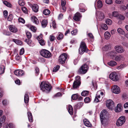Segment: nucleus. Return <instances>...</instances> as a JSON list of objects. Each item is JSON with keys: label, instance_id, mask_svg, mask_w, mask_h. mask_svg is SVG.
Instances as JSON below:
<instances>
[{"label": "nucleus", "instance_id": "f257e3e1", "mask_svg": "<svg viewBox=\"0 0 128 128\" xmlns=\"http://www.w3.org/2000/svg\"><path fill=\"white\" fill-rule=\"evenodd\" d=\"M108 114L106 110H104L101 112L100 115V120L103 124H106L108 121Z\"/></svg>", "mask_w": 128, "mask_h": 128}, {"label": "nucleus", "instance_id": "f03ea898", "mask_svg": "<svg viewBox=\"0 0 128 128\" xmlns=\"http://www.w3.org/2000/svg\"><path fill=\"white\" fill-rule=\"evenodd\" d=\"M41 90L43 92L49 91L51 88L50 85L47 82H41L40 86Z\"/></svg>", "mask_w": 128, "mask_h": 128}, {"label": "nucleus", "instance_id": "7ed1b4c3", "mask_svg": "<svg viewBox=\"0 0 128 128\" xmlns=\"http://www.w3.org/2000/svg\"><path fill=\"white\" fill-rule=\"evenodd\" d=\"M88 50L85 43L84 42H82L80 47L79 49V52L80 54H82L84 52H87Z\"/></svg>", "mask_w": 128, "mask_h": 128}, {"label": "nucleus", "instance_id": "20e7f679", "mask_svg": "<svg viewBox=\"0 0 128 128\" xmlns=\"http://www.w3.org/2000/svg\"><path fill=\"white\" fill-rule=\"evenodd\" d=\"M41 55L42 56L46 58H50L51 54L48 51L45 49H43L40 52Z\"/></svg>", "mask_w": 128, "mask_h": 128}, {"label": "nucleus", "instance_id": "39448f33", "mask_svg": "<svg viewBox=\"0 0 128 128\" xmlns=\"http://www.w3.org/2000/svg\"><path fill=\"white\" fill-rule=\"evenodd\" d=\"M88 68V66L86 64H84L80 68L78 72L81 74H85L87 72Z\"/></svg>", "mask_w": 128, "mask_h": 128}, {"label": "nucleus", "instance_id": "423d86ee", "mask_svg": "<svg viewBox=\"0 0 128 128\" xmlns=\"http://www.w3.org/2000/svg\"><path fill=\"white\" fill-rule=\"evenodd\" d=\"M126 118L124 116H122L118 118L116 122V125L118 126H122L125 122Z\"/></svg>", "mask_w": 128, "mask_h": 128}, {"label": "nucleus", "instance_id": "0eeeda50", "mask_svg": "<svg viewBox=\"0 0 128 128\" xmlns=\"http://www.w3.org/2000/svg\"><path fill=\"white\" fill-rule=\"evenodd\" d=\"M67 56L65 53L62 54L59 57V62L61 64H64L66 60Z\"/></svg>", "mask_w": 128, "mask_h": 128}, {"label": "nucleus", "instance_id": "6e6552de", "mask_svg": "<svg viewBox=\"0 0 128 128\" xmlns=\"http://www.w3.org/2000/svg\"><path fill=\"white\" fill-rule=\"evenodd\" d=\"M96 16L97 19L99 20H102L104 18V13L101 11H96Z\"/></svg>", "mask_w": 128, "mask_h": 128}, {"label": "nucleus", "instance_id": "1a4fd4ad", "mask_svg": "<svg viewBox=\"0 0 128 128\" xmlns=\"http://www.w3.org/2000/svg\"><path fill=\"white\" fill-rule=\"evenodd\" d=\"M107 107L110 109L112 110L114 107V102L111 100H108L106 102Z\"/></svg>", "mask_w": 128, "mask_h": 128}, {"label": "nucleus", "instance_id": "9d476101", "mask_svg": "<svg viewBox=\"0 0 128 128\" xmlns=\"http://www.w3.org/2000/svg\"><path fill=\"white\" fill-rule=\"evenodd\" d=\"M114 49L116 52L119 54L123 53L125 51V49L122 46L116 45L114 47Z\"/></svg>", "mask_w": 128, "mask_h": 128}, {"label": "nucleus", "instance_id": "9b49d317", "mask_svg": "<svg viewBox=\"0 0 128 128\" xmlns=\"http://www.w3.org/2000/svg\"><path fill=\"white\" fill-rule=\"evenodd\" d=\"M110 78L114 81H117L118 79V75L116 72H112L109 75Z\"/></svg>", "mask_w": 128, "mask_h": 128}, {"label": "nucleus", "instance_id": "f8f14e48", "mask_svg": "<svg viewBox=\"0 0 128 128\" xmlns=\"http://www.w3.org/2000/svg\"><path fill=\"white\" fill-rule=\"evenodd\" d=\"M112 92L115 94H118L120 92V89L119 87L116 85H114L112 88Z\"/></svg>", "mask_w": 128, "mask_h": 128}, {"label": "nucleus", "instance_id": "ddd939ff", "mask_svg": "<svg viewBox=\"0 0 128 128\" xmlns=\"http://www.w3.org/2000/svg\"><path fill=\"white\" fill-rule=\"evenodd\" d=\"M14 74L16 76H21L24 74V72L22 70H16L14 72Z\"/></svg>", "mask_w": 128, "mask_h": 128}, {"label": "nucleus", "instance_id": "4468645a", "mask_svg": "<svg viewBox=\"0 0 128 128\" xmlns=\"http://www.w3.org/2000/svg\"><path fill=\"white\" fill-rule=\"evenodd\" d=\"M82 17V16L78 12L75 14L73 17V19L76 21H79L80 20V18Z\"/></svg>", "mask_w": 128, "mask_h": 128}, {"label": "nucleus", "instance_id": "2eb2a0df", "mask_svg": "<svg viewBox=\"0 0 128 128\" xmlns=\"http://www.w3.org/2000/svg\"><path fill=\"white\" fill-rule=\"evenodd\" d=\"M30 6L32 8L33 10L35 12H37L38 10V6L36 4H30Z\"/></svg>", "mask_w": 128, "mask_h": 128}, {"label": "nucleus", "instance_id": "dca6fc26", "mask_svg": "<svg viewBox=\"0 0 128 128\" xmlns=\"http://www.w3.org/2000/svg\"><path fill=\"white\" fill-rule=\"evenodd\" d=\"M124 59V57L122 55H116L114 56L113 60L116 61L118 62Z\"/></svg>", "mask_w": 128, "mask_h": 128}, {"label": "nucleus", "instance_id": "f3484780", "mask_svg": "<svg viewBox=\"0 0 128 128\" xmlns=\"http://www.w3.org/2000/svg\"><path fill=\"white\" fill-rule=\"evenodd\" d=\"M9 28L11 32L13 33L16 32L18 31L17 28L13 25H10L9 26Z\"/></svg>", "mask_w": 128, "mask_h": 128}, {"label": "nucleus", "instance_id": "a211bd4d", "mask_svg": "<svg viewBox=\"0 0 128 128\" xmlns=\"http://www.w3.org/2000/svg\"><path fill=\"white\" fill-rule=\"evenodd\" d=\"M91 87L92 90H96L97 88L96 82L95 81H92V86H91Z\"/></svg>", "mask_w": 128, "mask_h": 128}, {"label": "nucleus", "instance_id": "6ab92c4d", "mask_svg": "<svg viewBox=\"0 0 128 128\" xmlns=\"http://www.w3.org/2000/svg\"><path fill=\"white\" fill-rule=\"evenodd\" d=\"M122 109V106L121 104H118L115 108V111L116 112H119L121 111Z\"/></svg>", "mask_w": 128, "mask_h": 128}, {"label": "nucleus", "instance_id": "aec40b11", "mask_svg": "<svg viewBox=\"0 0 128 128\" xmlns=\"http://www.w3.org/2000/svg\"><path fill=\"white\" fill-rule=\"evenodd\" d=\"M83 122L85 125L88 127H91L92 126V125L88 121V120L86 119H84V120Z\"/></svg>", "mask_w": 128, "mask_h": 128}, {"label": "nucleus", "instance_id": "412c9836", "mask_svg": "<svg viewBox=\"0 0 128 128\" xmlns=\"http://www.w3.org/2000/svg\"><path fill=\"white\" fill-rule=\"evenodd\" d=\"M100 94H98L97 92L95 98L94 100V102H97L101 100V99L100 98Z\"/></svg>", "mask_w": 128, "mask_h": 128}, {"label": "nucleus", "instance_id": "4be33fe9", "mask_svg": "<svg viewBox=\"0 0 128 128\" xmlns=\"http://www.w3.org/2000/svg\"><path fill=\"white\" fill-rule=\"evenodd\" d=\"M80 82H77L74 81L73 84V88L74 89H75L78 88L80 85Z\"/></svg>", "mask_w": 128, "mask_h": 128}, {"label": "nucleus", "instance_id": "5701e85b", "mask_svg": "<svg viewBox=\"0 0 128 128\" xmlns=\"http://www.w3.org/2000/svg\"><path fill=\"white\" fill-rule=\"evenodd\" d=\"M116 53L114 51H112L109 52L108 55L113 59L116 54Z\"/></svg>", "mask_w": 128, "mask_h": 128}, {"label": "nucleus", "instance_id": "b1692460", "mask_svg": "<svg viewBox=\"0 0 128 128\" xmlns=\"http://www.w3.org/2000/svg\"><path fill=\"white\" fill-rule=\"evenodd\" d=\"M85 7L84 5L83 4H80L79 5L80 11L81 12H84L85 11L84 8Z\"/></svg>", "mask_w": 128, "mask_h": 128}, {"label": "nucleus", "instance_id": "393cba45", "mask_svg": "<svg viewBox=\"0 0 128 128\" xmlns=\"http://www.w3.org/2000/svg\"><path fill=\"white\" fill-rule=\"evenodd\" d=\"M32 21L36 24H38L39 22L37 18L34 16H32L31 17Z\"/></svg>", "mask_w": 128, "mask_h": 128}, {"label": "nucleus", "instance_id": "a878e982", "mask_svg": "<svg viewBox=\"0 0 128 128\" xmlns=\"http://www.w3.org/2000/svg\"><path fill=\"white\" fill-rule=\"evenodd\" d=\"M68 112L70 115H72L73 114V110L72 107L71 105H68Z\"/></svg>", "mask_w": 128, "mask_h": 128}, {"label": "nucleus", "instance_id": "bb28decb", "mask_svg": "<svg viewBox=\"0 0 128 128\" xmlns=\"http://www.w3.org/2000/svg\"><path fill=\"white\" fill-rule=\"evenodd\" d=\"M108 64L110 66H116L117 64V63L115 61L112 60L109 62H108Z\"/></svg>", "mask_w": 128, "mask_h": 128}, {"label": "nucleus", "instance_id": "cd10ccee", "mask_svg": "<svg viewBox=\"0 0 128 128\" xmlns=\"http://www.w3.org/2000/svg\"><path fill=\"white\" fill-rule=\"evenodd\" d=\"M29 98L28 93L26 92L24 96V102L26 103H27L29 101Z\"/></svg>", "mask_w": 128, "mask_h": 128}, {"label": "nucleus", "instance_id": "c85d7f7f", "mask_svg": "<svg viewBox=\"0 0 128 128\" xmlns=\"http://www.w3.org/2000/svg\"><path fill=\"white\" fill-rule=\"evenodd\" d=\"M28 116L29 121L32 122L33 121L32 113L30 112H28Z\"/></svg>", "mask_w": 128, "mask_h": 128}, {"label": "nucleus", "instance_id": "c756f323", "mask_svg": "<svg viewBox=\"0 0 128 128\" xmlns=\"http://www.w3.org/2000/svg\"><path fill=\"white\" fill-rule=\"evenodd\" d=\"M41 24L43 28L45 27L48 24V21L46 19H44L41 22Z\"/></svg>", "mask_w": 128, "mask_h": 128}, {"label": "nucleus", "instance_id": "7c9ffc66", "mask_svg": "<svg viewBox=\"0 0 128 128\" xmlns=\"http://www.w3.org/2000/svg\"><path fill=\"white\" fill-rule=\"evenodd\" d=\"M5 69V66L1 64L0 65V74H2L4 72Z\"/></svg>", "mask_w": 128, "mask_h": 128}, {"label": "nucleus", "instance_id": "2f4dec72", "mask_svg": "<svg viewBox=\"0 0 128 128\" xmlns=\"http://www.w3.org/2000/svg\"><path fill=\"white\" fill-rule=\"evenodd\" d=\"M104 36L105 38L107 40L110 38L111 35L109 32L107 31L105 33Z\"/></svg>", "mask_w": 128, "mask_h": 128}, {"label": "nucleus", "instance_id": "473e14b6", "mask_svg": "<svg viewBox=\"0 0 128 128\" xmlns=\"http://www.w3.org/2000/svg\"><path fill=\"white\" fill-rule=\"evenodd\" d=\"M110 45L107 44L105 45L102 48V50L104 51H106L110 48Z\"/></svg>", "mask_w": 128, "mask_h": 128}, {"label": "nucleus", "instance_id": "72a5a7b5", "mask_svg": "<svg viewBox=\"0 0 128 128\" xmlns=\"http://www.w3.org/2000/svg\"><path fill=\"white\" fill-rule=\"evenodd\" d=\"M117 32L118 33L122 35L125 34V32L120 28H118L117 29Z\"/></svg>", "mask_w": 128, "mask_h": 128}, {"label": "nucleus", "instance_id": "f704fd0d", "mask_svg": "<svg viewBox=\"0 0 128 128\" xmlns=\"http://www.w3.org/2000/svg\"><path fill=\"white\" fill-rule=\"evenodd\" d=\"M43 13L45 15H48L50 14V11L48 9H46L43 11Z\"/></svg>", "mask_w": 128, "mask_h": 128}, {"label": "nucleus", "instance_id": "c9c22d12", "mask_svg": "<svg viewBox=\"0 0 128 128\" xmlns=\"http://www.w3.org/2000/svg\"><path fill=\"white\" fill-rule=\"evenodd\" d=\"M13 40L18 45H20L22 44V42L20 40L16 39H13Z\"/></svg>", "mask_w": 128, "mask_h": 128}, {"label": "nucleus", "instance_id": "e433bc0d", "mask_svg": "<svg viewBox=\"0 0 128 128\" xmlns=\"http://www.w3.org/2000/svg\"><path fill=\"white\" fill-rule=\"evenodd\" d=\"M38 41L39 42L41 45L43 46L45 45V42L44 40H40V38H38Z\"/></svg>", "mask_w": 128, "mask_h": 128}, {"label": "nucleus", "instance_id": "4c0bfd02", "mask_svg": "<svg viewBox=\"0 0 128 128\" xmlns=\"http://www.w3.org/2000/svg\"><path fill=\"white\" fill-rule=\"evenodd\" d=\"M64 37L63 34L61 33H60L58 35V36L57 37V39L58 40H62Z\"/></svg>", "mask_w": 128, "mask_h": 128}, {"label": "nucleus", "instance_id": "58836bf2", "mask_svg": "<svg viewBox=\"0 0 128 128\" xmlns=\"http://www.w3.org/2000/svg\"><path fill=\"white\" fill-rule=\"evenodd\" d=\"M88 91H84L82 92L81 94L82 96H87L88 94Z\"/></svg>", "mask_w": 128, "mask_h": 128}, {"label": "nucleus", "instance_id": "ea45409f", "mask_svg": "<svg viewBox=\"0 0 128 128\" xmlns=\"http://www.w3.org/2000/svg\"><path fill=\"white\" fill-rule=\"evenodd\" d=\"M6 120V117L5 116H3L0 118V121L2 123L4 122Z\"/></svg>", "mask_w": 128, "mask_h": 128}, {"label": "nucleus", "instance_id": "a19ab883", "mask_svg": "<svg viewBox=\"0 0 128 128\" xmlns=\"http://www.w3.org/2000/svg\"><path fill=\"white\" fill-rule=\"evenodd\" d=\"M124 18L125 17L124 16L121 14H119L117 19L118 20H124Z\"/></svg>", "mask_w": 128, "mask_h": 128}, {"label": "nucleus", "instance_id": "79ce46f5", "mask_svg": "<svg viewBox=\"0 0 128 128\" xmlns=\"http://www.w3.org/2000/svg\"><path fill=\"white\" fill-rule=\"evenodd\" d=\"M102 6V2L100 0H98L97 2V6L98 8H101Z\"/></svg>", "mask_w": 128, "mask_h": 128}, {"label": "nucleus", "instance_id": "37998d69", "mask_svg": "<svg viewBox=\"0 0 128 128\" xmlns=\"http://www.w3.org/2000/svg\"><path fill=\"white\" fill-rule=\"evenodd\" d=\"M112 15L113 16L116 17L117 18L119 15V14L118 12L114 11L112 12Z\"/></svg>", "mask_w": 128, "mask_h": 128}, {"label": "nucleus", "instance_id": "c03bdc74", "mask_svg": "<svg viewBox=\"0 0 128 128\" xmlns=\"http://www.w3.org/2000/svg\"><path fill=\"white\" fill-rule=\"evenodd\" d=\"M106 22L107 24L110 25L112 24V21L110 19H107L106 20Z\"/></svg>", "mask_w": 128, "mask_h": 128}, {"label": "nucleus", "instance_id": "a18cd8bd", "mask_svg": "<svg viewBox=\"0 0 128 128\" xmlns=\"http://www.w3.org/2000/svg\"><path fill=\"white\" fill-rule=\"evenodd\" d=\"M124 64H121L120 66H118L116 67V68L118 70H121L124 67Z\"/></svg>", "mask_w": 128, "mask_h": 128}, {"label": "nucleus", "instance_id": "49530a36", "mask_svg": "<svg viewBox=\"0 0 128 128\" xmlns=\"http://www.w3.org/2000/svg\"><path fill=\"white\" fill-rule=\"evenodd\" d=\"M78 96L76 94H75L73 95L72 96V98L74 100H76L78 98Z\"/></svg>", "mask_w": 128, "mask_h": 128}, {"label": "nucleus", "instance_id": "de8ad7c7", "mask_svg": "<svg viewBox=\"0 0 128 128\" xmlns=\"http://www.w3.org/2000/svg\"><path fill=\"white\" fill-rule=\"evenodd\" d=\"M18 3L21 6H23L24 4V3L23 0H19Z\"/></svg>", "mask_w": 128, "mask_h": 128}, {"label": "nucleus", "instance_id": "09e8293b", "mask_svg": "<svg viewBox=\"0 0 128 128\" xmlns=\"http://www.w3.org/2000/svg\"><path fill=\"white\" fill-rule=\"evenodd\" d=\"M124 0H116L115 2L116 4H119L123 3Z\"/></svg>", "mask_w": 128, "mask_h": 128}, {"label": "nucleus", "instance_id": "8fccbe9b", "mask_svg": "<svg viewBox=\"0 0 128 128\" xmlns=\"http://www.w3.org/2000/svg\"><path fill=\"white\" fill-rule=\"evenodd\" d=\"M3 3L6 6H7L8 7H10V6L11 4H10L8 2L4 1L3 2Z\"/></svg>", "mask_w": 128, "mask_h": 128}, {"label": "nucleus", "instance_id": "3c124183", "mask_svg": "<svg viewBox=\"0 0 128 128\" xmlns=\"http://www.w3.org/2000/svg\"><path fill=\"white\" fill-rule=\"evenodd\" d=\"M3 34L6 35L10 36L11 34V33L8 31L5 30Z\"/></svg>", "mask_w": 128, "mask_h": 128}, {"label": "nucleus", "instance_id": "603ef678", "mask_svg": "<svg viewBox=\"0 0 128 128\" xmlns=\"http://www.w3.org/2000/svg\"><path fill=\"white\" fill-rule=\"evenodd\" d=\"M25 41L27 42L28 44L30 46H31L32 41L29 39H26L25 40Z\"/></svg>", "mask_w": 128, "mask_h": 128}, {"label": "nucleus", "instance_id": "864d4df0", "mask_svg": "<svg viewBox=\"0 0 128 128\" xmlns=\"http://www.w3.org/2000/svg\"><path fill=\"white\" fill-rule=\"evenodd\" d=\"M22 10L23 12L25 13H27L28 12V10L24 6L22 7Z\"/></svg>", "mask_w": 128, "mask_h": 128}, {"label": "nucleus", "instance_id": "5fc2aeb1", "mask_svg": "<svg viewBox=\"0 0 128 128\" xmlns=\"http://www.w3.org/2000/svg\"><path fill=\"white\" fill-rule=\"evenodd\" d=\"M88 36L90 37L91 39H92V41L94 40V38L92 33H89L88 34Z\"/></svg>", "mask_w": 128, "mask_h": 128}, {"label": "nucleus", "instance_id": "6e6d98bb", "mask_svg": "<svg viewBox=\"0 0 128 128\" xmlns=\"http://www.w3.org/2000/svg\"><path fill=\"white\" fill-rule=\"evenodd\" d=\"M49 39L50 41H53L54 40L55 37L54 36L50 35V36Z\"/></svg>", "mask_w": 128, "mask_h": 128}, {"label": "nucleus", "instance_id": "4d7b16f0", "mask_svg": "<svg viewBox=\"0 0 128 128\" xmlns=\"http://www.w3.org/2000/svg\"><path fill=\"white\" fill-rule=\"evenodd\" d=\"M78 32L77 30H73L71 32V33L72 35H75Z\"/></svg>", "mask_w": 128, "mask_h": 128}, {"label": "nucleus", "instance_id": "13d9d810", "mask_svg": "<svg viewBox=\"0 0 128 128\" xmlns=\"http://www.w3.org/2000/svg\"><path fill=\"white\" fill-rule=\"evenodd\" d=\"M26 36L28 39H30L32 36V34L28 32L26 33Z\"/></svg>", "mask_w": 128, "mask_h": 128}, {"label": "nucleus", "instance_id": "bf43d9fd", "mask_svg": "<svg viewBox=\"0 0 128 128\" xmlns=\"http://www.w3.org/2000/svg\"><path fill=\"white\" fill-rule=\"evenodd\" d=\"M15 59L16 60L19 62L21 60V58L18 55H17L15 57Z\"/></svg>", "mask_w": 128, "mask_h": 128}, {"label": "nucleus", "instance_id": "052dcab7", "mask_svg": "<svg viewBox=\"0 0 128 128\" xmlns=\"http://www.w3.org/2000/svg\"><path fill=\"white\" fill-rule=\"evenodd\" d=\"M60 68V66L58 65H57L56 67H54L53 69V72H56L58 70L59 68Z\"/></svg>", "mask_w": 128, "mask_h": 128}, {"label": "nucleus", "instance_id": "680f3d73", "mask_svg": "<svg viewBox=\"0 0 128 128\" xmlns=\"http://www.w3.org/2000/svg\"><path fill=\"white\" fill-rule=\"evenodd\" d=\"M90 98L88 97H86L84 99L85 102L86 103H88L90 101Z\"/></svg>", "mask_w": 128, "mask_h": 128}, {"label": "nucleus", "instance_id": "e2e57ef3", "mask_svg": "<svg viewBox=\"0 0 128 128\" xmlns=\"http://www.w3.org/2000/svg\"><path fill=\"white\" fill-rule=\"evenodd\" d=\"M24 48H22L20 50V55H22L24 53Z\"/></svg>", "mask_w": 128, "mask_h": 128}, {"label": "nucleus", "instance_id": "0e129e2a", "mask_svg": "<svg viewBox=\"0 0 128 128\" xmlns=\"http://www.w3.org/2000/svg\"><path fill=\"white\" fill-rule=\"evenodd\" d=\"M30 29L33 32H35L36 31V28L34 26H31L30 27Z\"/></svg>", "mask_w": 128, "mask_h": 128}, {"label": "nucleus", "instance_id": "69168bd1", "mask_svg": "<svg viewBox=\"0 0 128 128\" xmlns=\"http://www.w3.org/2000/svg\"><path fill=\"white\" fill-rule=\"evenodd\" d=\"M18 20L20 22H22L23 23H24L25 22V21L24 19L22 18H18Z\"/></svg>", "mask_w": 128, "mask_h": 128}, {"label": "nucleus", "instance_id": "338daca9", "mask_svg": "<svg viewBox=\"0 0 128 128\" xmlns=\"http://www.w3.org/2000/svg\"><path fill=\"white\" fill-rule=\"evenodd\" d=\"M102 27V29L105 30H106L108 28L107 25L105 24H103V26Z\"/></svg>", "mask_w": 128, "mask_h": 128}, {"label": "nucleus", "instance_id": "774afa93", "mask_svg": "<svg viewBox=\"0 0 128 128\" xmlns=\"http://www.w3.org/2000/svg\"><path fill=\"white\" fill-rule=\"evenodd\" d=\"M76 80L75 81L77 82H80V77L78 76H77L75 77Z\"/></svg>", "mask_w": 128, "mask_h": 128}]
</instances>
